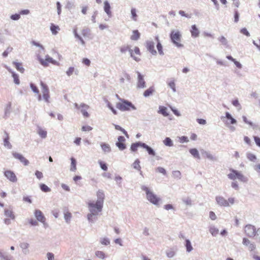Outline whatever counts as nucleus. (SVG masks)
Segmentation results:
<instances>
[{
	"instance_id": "f257e3e1",
	"label": "nucleus",
	"mask_w": 260,
	"mask_h": 260,
	"mask_svg": "<svg viewBox=\"0 0 260 260\" xmlns=\"http://www.w3.org/2000/svg\"><path fill=\"white\" fill-rule=\"evenodd\" d=\"M88 206L90 212V213L88 215V218L90 219L92 215H98L99 212L102 211L103 205L100 201H96L95 203L89 202L88 203Z\"/></svg>"
},
{
	"instance_id": "f03ea898",
	"label": "nucleus",
	"mask_w": 260,
	"mask_h": 260,
	"mask_svg": "<svg viewBox=\"0 0 260 260\" xmlns=\"http://www.w3.org/2000/svg\"><path fill=\"white\" fill-rule=\"evenodd\" d=\"M228 177L232 180L238 179L243 182L248 181L247 178L244 176L242 173L233 169H230V173L228 174Z\"/></svg>"
},
{
	"instance_id": "7ed1b4c3",
	"label": "nucleus",
	"mask_w": 260,
	"mask_h": 260,
	"mask_svg": "<svg viewBox=\"0 0 260 260\" xmlns=\"http://www.w3.org/2000/svg\"><path fill=\"white\" fill-rule=\"evenodd\" d=\"M120 102H118L116 104V108L119 110L125 111L136 109V107L131 102L123 99H120Z\"/></svg>"
},
{
	"instance_id": "20e7f679",
	"label": "nucleus",
	"mask_w": 260,
	"mask_h": 260,
	"mask_svg": "<svg viewBox=\"0 0 260 260\" xmlns=\"http://www.w3.org/2000/svg\"><path fill=\"white\" fill-rule=\"evenodd\" d=\"M142 189L146 192L147 200L154 205H157L160 199L146 186H143Z\"/></svg>"
},
{
	"instance_id": "39448f33",
	"label": "nucleus",
	"mask_w": 260,
	"mask_h": 260,
	"mask_svg": "<svg viewBox=\"0 0 260 260\" xmlns=\"http://www.w3.org/2000/svg\"><path fill=\"white\" fill-rule=\"evenodd\" d=\"M172 42L178 47H182L183 45L181 43V35L179 31L173 30L170 34Z\"/></svg>"
},
{
	"instance_id": "423d86ee",
	"label": "nucleus",
	"mask_w": 260,
	"mask_h": 260,
	"mask_svg": "<svg viewBox=\"0 0 260 260\" xmlns=\"http://www.w3.org/2000/svg\"><path fill=\"white\" fill-rule=\"evenodd\" d=\"M218 204L221 206L227 207L234 204L235 199L233 198H230L228 200L222 197H217L216 198Z\"/></svg>"
},
{
	"instance_id": "0eeeda50",
	"label": "nucleus",
	"mask_w": 260,
	"mask_h": 260,
	"mask_svg": "<svg viewBox=\"0 0 260 260\" xmlns=\"http://www.w3.org/2000/svg\"><path fill=\"white\" fill-rule=\"evenodd\" d=\"M38 59L39 60L40 63L44 67L48 66L49 63H52L54 65L59 64V63L57 61L54 60L52 57H51L48 55H46L45 56V59L42 58L41 57H38Z\"/></svg>"
},
{
	"instance_id": "6e6552de",
	"label": "nucleus",
	"mask_w": 260,
	"mask_h": 260,
	"mask_svg": "<svg viewBox=\"0 0 260 260\" xmlns=\"http://www.w3.org/2000/svg\"><path fill=\"white\" fill-rule=\"evenodd\" d=\"M74 105L77 109L81 110V112L84 117L87 118L89 116V114L87 112V110L89 108L88 105L84 103H82L80 105L75 103Z\"/></svg>"
},
{
	"instance_id": "1a4fd4ad",
	"label": "nucleus",
	"mask_w": 260,
	"mask_h": 260,
	"mask_svg": "<svg viewBox=\"0 0 260 260\" xmlns=\"http://www.w3.org/2000/svg\"><path fill=\"white\" fill-rule=\"evenodd\" d=\"M129 54L131 57L136 61H139L140 60L141 53L138 47L136 46L133 49H131V50H129Z\"/></svg>"
},
{
	"instance_id": "9d476101",
	"label": "nucleus",
	"mask_w": 260,
	"mask_h": 260,
	"mask_svg": "<svg viewBox=\"0 0 260 260\" xmlns=\"http://www.w3.org/2000/svg\"><path fill=\"white\" fill-rule=\"evenodd\" d=\"M40 84L42 87L43 97L46 102H49V99L50 98V95L48 86L45 84H44L42 81H41Z\"/></svg>"
},
{
	"instance_id": "9b49d317",
	"label": "nucleus",
	"mask_w": 260,
	"mask_h": 260,
	"mask_svg": "<svg viewBox=\"0 0 260 260\" xmlns=\"http://www.w3.org/2000/svg\"><path fill=\"white\" fill-rule=\"evenodd\" d=\"M244 231L246 235L249 237H253L256 234V229L253 225H247L244 229Z\"/></svg>"
},
{
	"instance_id": "f8f14e48",
	"label": "nucleus",
	"mask_w": 260,
	"mask_h": 260,
	"mask_svg": "<svg viewBox=\"0 0 260 260\" xmlns=\"http://www.w3.org/2000/svg\"><path fill=\"white\" fill-rule=\"evenodd\" d=\"M12 155L14 157L19 160L20 161L22 162L24 166H27L29 164V161L21 154L17 152H13Z\"/></svg>"
},
{
	"instance_id": "ddd939ff",
	"label": "nucleus",
	"mask_w": 260,
	"mask_h": 260,
	"mask_svg": "<svg viewBox=\"0 0 260 260\" xmlns=\"http://www.w3.org/2000/svg\"><path fill=\"white\" fill-rule=\"evenodd\" d=\"M125 139L123 136H119L118 138V141L116 143V146L120 150H123L126 148V145L125 144Z\"/></svg>"
},
{
	"instance_id": "4468645a",
	"label": "nucleus",
	"mask_w": 260,
	"mask_h": 260,
	"mask_svg": "<svg viewBox=\"0 0 260 260\" xmlns=\"http://www.w3.org/2000/svg\"><path fill=\"white\" fill-rule=\"evenodd\" d=\"M146 47L147 49L153 55L157 54L156 51L154 48V43L152 41H147L146 42Z\"/></svg>"
},
{
	"instance_id": "2eb2a0df",
	"label": "nucleus",
	"mask_w": 260,
	"mask_h": 260,
	"mask_svg": "<svg viewBox=\"0 0 260 260\" xmlns=\"http://www.w3.org/2000/svg\"><path fill=\"white\" fill-rule=\"evenodd\" d=\"M4 175L11 182H15L17 180L16 176L12 171L7 170L5 171Z\"/></svg>"
},
{
	"instance_id": "dca6fc26",
	"label": "nucleus",
	"mask_w": 260,
	"mask_h": 260,
	"mask_svg": "<svg viewBox=\"0 0 260 260\" xmlns=\"http://www.w3.org/2000/svg\"><path fill=\"white\" fill-rule=\"evenodd\" d=\"M35 215L37 219L43 223H45L46 221V218L44 216L43 213L39 210H36L35 212Z\"/></svg>"
},
{
	"instance_id": "f3484780",
	"label": "nucleus",
	"mask_w": 260,
	"mask_h": 260,
	"mask_svg": "<svg viewBox=\"0 0 260 260\" xmlns=\"http://www.w3.org/2000/svg\"><path fill=\"white\" fill-rule=\"evenodd\" d=\"M138 87L142 88H144L145 87V82L144 81L143 76L139 72H138Z\"/></svg>"
},
{
	"instance_id": "a211bd4d",
	"label": "nucleus",
	"mask_w": 260,
	"mask_h": 260,
	"mask_svg": "<svg viewBox=\"0 0 260 260\" xmlns=\"http://www.w3.org/2000/svg\"><path fill=\"white\" fill-rule=\"evenodd\" d=\"M155 40L156 41L157 43L156 48L158 50L159 54H160V55H163L164 54V53L163 51L162 46L159 39L158 36H155Z\"/></svg>"
},
{
	"instance_id": "6ab92c4d",
	"label": "nucleus",
	"mask_w": 260,
	"mask_h": 260,
	"mask_svg": "<svg viewBox=\"0 0 260 260\" xmlns=\"http://www.w3.org/2000/svg\"><path fill=\"white\" fill-rule=\"evenodd\" d=\"M9 134L5 132L4 133V145L5 147L8 149H10L12 147V145L9 142Z\"/></svg>"
},
{
	"instance_id": "aec40b11",
	"label": "nucleus",
	"mask_w": 260,
	"mask_h": 260,
	"mask_svg": "<svg viewBox=\"0 0 260 260\" xmlns=\"http://www.w3.org/2000/svg\"><path fill=\"white\" fill-rule=\"evenodd\" d=\"M190 32L191 34V36L194 38L198 37L200 33L199 29L197 28L196 25L194 24L191 26Z\"/></svg>"
},
{
	"instance_id": "412c9836",
	"label": "nucleus",
	"mask_w": 260,
	"mask_h": 260,
	"mask_svg": "<svg viewBox=\"0 0 260 260\" xmlns=\"http://www.w3.org/2000/svg\"><path fill=\"white\" fill-rule=\"evenodd\" d=\"M140 37V33L138 30H134L132 32L131 39L133 41H137Z\"/></svg>"
},
{
	"instance_id": "4be33fe9",
	"label": "nucleus",
	"mask_w": 260,
	"mask_h": 260,
	"mask_svg": "<svg viewBox=\"0 0 260 260\" xmlns=\"http://www.w3.org/2000/svg\"><path fill=\"white\" fill-rule=\"evenodd\" d=\"M155 91L154 87L152 86L146 89L143 93V95L145 97H148L151 95Z\"/></svg>"
},
{
	"instance_id": "5701e85b",
	"label": "nucleus",
	"mask_w": 260,
	"mask_h": 260,
	"mask_svg": "<svg viewBox=\"0 0 260 260\" xmlns=\"http://www.w3.org/2000/svg\"><path fill=\"white\" fill-rule=\"evenodd\" d=\"M5 215L12 220H14L15 217L13 212L11 210L8 209H5Z\"/></svg>"
},
{
	"instance_id": "b1692460",
	"label": "nucleus",
	"mask_w": 260,
	"mask_h": 260,
	"mask_svg": "<svg viewBox=\"0 0 260 260\" xmlns=\"http://www.w3.org/2000/svg\"><path fill=\"white\" fill-rule=\"evenodd\" d=\"M111 7L108 1L104 2V11L109 16H111V11L110 10Z\"/></svg>"
},
{
	"instance_id": "393cba45",
	"label": "nucleus",
	"mask_w": 260,
	"mask_h": 260,
	"mask_svg": "<svg viewBox=\"0 0 260 260\" xmlns=\"http://www.w3.org/2000/svg\"><path fill=\"white\" fill-rule=\"evenodd\" d=\"M98 200L96 201L102 202V204L103 205L104 200L105 198V194L103 191L99 190L96 193Z\"/></svg>"
},
{
	"instance_id": "a878e982",
	"label": "nucleus",
	"mask_w": 260,
	"mask_h": 260,
	"mask_svg": "<svg viewBox=\"0 0 260 260\" xmlns=\"http://www.w3.org/2000/svg\"><path fill=\"white\" fill-rule=\"evenodd\" d=\"M158 113L162 114L165 117L169 115V113L167 112V108L164 106L159 107V110L158 111Z\"/></svg>"
},
{
	"instance_id": "bb28decb",
	"label": "nucleus",
	"mask_w": 260,
	"mask_h": 260,
	"mask_svg": "<svg viewBox=\"0 0 260 260\" xmlns=\"http://www.w3.org/2000/svg\"><path fill=\"white\" fill-rule=\"evenodd\" d=\"M141 147H143L144 148H145L150 155L153 156H154L155 155V153L151 147L147 145L146 144L143 143V144H141Z\"/></svg>"
},
{
	"instance_id": "cd10ccee",
	"label": "nucleus",
	"mask_w": 260,
	"mask_h": 260,
	"mask_svg": "<svg viewBox=\"0 0 260 260\" xmlns=\"http://www.w3.org/2000/svg\"><path fill=\"white\" fill-rule=\"evenodd\" d=\"M50 30L53 35H56L58 33V31L60 30V28L58 25H56L53 23H51L50 26Z\"/></svg>"
},
{
	"instance_id": "c85d7f7f",
	"label": "nucleus",
	"mask_w": 260,
	"mask_h": 260,
	"mask_svg": "<svg viewBox=\"0 0 260 260\" xmlns=\"http://www.w3.org/2000/svg\"><path fill=\"white\" fill-rule=\"evenodd\" d=\"M189 152L194 157L197 158L198 159L200 158V156L198 150L196 148H192L189 150Z\"/></svg>"
},
{
	"instance_id": "c756f323",
	"label": "nucleus",
	"mask_w": 260,
	"mask_h": 260,
	"mask_svg": "<svg viewBox=\"0 0 260 260\" xmlns=\"http://www.w3.org/2000/svg\"><path fill=\"white\" fill-rule=\"evenodd\" d=\"M101 146L102 148V150L105 152H109L111 151V148L109 144L102 143L101 144Z\"/></svg>"
},
{
	"instance_id": "7c9ffc66",
	"label": "nucleus",
	"mask_w": 260,
	"mask_h": 260,
	"mask_svg": "<svg viewBox=\"0 0 260 260\" xmlns=\"http://www.w3.org/2000/svg\"><path fill=\"white\" fill-rule=\"evenodd\" d=\"M141 144H143V143H141V142H138V143L132 144L131 146V150L132 151H137V149H138V148L139 146H141Z\"/></svg>"
},
{
	"instance_id": "2f4dec72",
	"label": "nucleus",
	"mask_w": 260,
	"mask_h": 260,
	"mask_svg": "<svg viewBox=\"0 0 260 260\" xmlns=\"http://www.w3.org/2000/svg\"><path fill=\"white\" fill-rule=\"evenodd\" d=\"M16 69L20 72L23 73L24 71V68L22 67V64L19 62L13 63Z\"/></svg>"
},
{
	"instance_id": "473e14b6",
	"label": "nucleus",
	"mask_w": 260,
	"mask_h": 260,
	"mask_svg": "<svg viewBox=\"0 0 260 260\" xmlns=\"http://www.w3.org/2000/svg\"><path fill=\"white\" fill-rule=\"evenodd\" d=\"M71 171H75L77 169L76 168V160L74 157H72L71 158Z\"/></svg>"
},
{
	"instance_id": "72a5a7b5",
	"label": "nucleus",
	"mask_w": 260,
	"mask_h": 260,
	"mask_svg": "<svg viewBox=\"0 0 260 260\" xmlns=\"http://www.w3.org/2000/svg\"><path fill=\"white\" fill-rule=\"evenodd\" d=\"M131 50V47L129 45H124L120 48V51L122 53H125L127 51L129 52Z\"/></svg>"
},
{
	"instance_id": "f704fd0d",
	"label": "nucleus",
	"mask_w": 260,
	"mask_h": 260,
	"mask_svg": "<svg viewBox=\"0 0 260 260\" xmlns=\"http://www.w3.org/2000/svg\"><path fill=\"white\" fill-rule=\"evenodd\" d=\"M114 126L115 127V128L116 129V130H118V131H120L121 132H122V133L125 135V136L126 137H127V138L128 137V135L127 133V132L124 129H123V128H122L121 126H120L119 125H116V124H114Z\"/></svg>"
},
{
	"instance_id": "c9c22d12",
	"label": "nucleus",
	"mask_w": 260,
	"mask_h": 260,
	"mask_svg": "<svg viewBox=\"0 0 260 260\" xmlns=\"http://www.w3.org/2000/svg\"><path fill=\"white\" fill-rule=\"evenodd\" d=\"M226 117L230 120V124H235L236 123V120L232 117L231 114L229 112H226L225 114Z\"/></svg>"
},
{
	"instance_id": "e433bc0d",
	"label": "nucleus",
	"mask_w": 260,
	"mask_h": 260,
	"mask_svg": "<svg viewBox=\"0 0 260 260\" xmlns=\"http://www.w3.org/2000/svg\"><path fill=\"white\" fill-rule=\"evenodd\" d=\"M164 144L168 146H172L173 145V143L172 141L170 138H166L163 141Z\"/></svg>"
},
{
	"instance_id": "4c0bfd02",
	"label": "nucleus",
	"mask_w": 260,
	"mask_h": 260,
	"mask_svg": "<svg viewBox=\"0 0 260 260\" xmlns=\"http://www.w3.org/2000/svg\"><path fill=\"white\" fill-rule=\"evenodd\" d=\"M210 233L214 236L217 235L218 234V230L214 226L210 227L209 229Z\"/></svg>"
},
{
	"instance_id": "58836bf2",
	"label": "nucleus",
	"mask_w": 260,
	"mask_h": 260,
	"mask_svg": "<svg viewBox=\"0 0 260 260\" xmlns=\"http://www.w3.org/2000/svg\"><path fill=\"white\" fill-rule=\"evenodd\" d=\"M133 166L134 168H135V169L138 171L141 170V167L140 165V161L139 160V159H136L133 163Z\"/></svg>"
},
{
	"instance_id": "ea45409f",
	"label": "nucleus",
	"mask_w": 260,
	"mask_h": 260,
	"mask_svg": "<svg viewBox=\"0 0 260 260\" xmlns=\"http://www.w3.org/2000/svg\"><path fill=\"white\" fill-rule=\"evenodd\" d=\"M40 187L41 189L44 191V192H49L50 191L51 189L50 188H49L45 184H41L40 185Z\"/></svg>"
},
{
	"instance_id": "a19ab883",
	"label": "nucleus",
	"mask_w": 260,
	"mask_h": 260,
	"mask_svg": "<svg viewBox=\"0 0 260 260\" xmlns=\"http://www.w3.org/2000/svg\"><path fill=\"white\" fill-rule=\"evenodd\" d=\"M12 77L13 78L14 83L17 85L19 84L20 81H19L18 75L14 72H12Z\"/></svg>"
},
{
	"instance_id": "79ce46f5",
	"label": "nucleus",
	"mask_w": 260,
	"mask_h": 260,
	"mask_svg": "<svg viewBox=\"0 0 260 260\" xmlns=\"http://www.w3.org/2000/svg\"><path fill=\"white\" fill-rule=\"evenodd\" d=\"M185 242H186L185 246L186 248L187 251H188V252L191 251L192 250V247L191 245V243H190V241L189 240H186Z\"/></svg>"
},
{
	"instance_id": "37998d69",
	"label": "nucleus",
	"mask_w": 260,
	"mask_h": 260,
	"mask_svg": "<svg viewBox=\"0 0 260 260\" xmlns=\"http://www.w3.org/2000/svg\"><path fill=\"white\" fill-rule=\"evenodd\" d=\"M247 157L249 160L251 161H255L256 160V156L252 153H248L247 154Z\"/></svg>"
},
{
	"instance_id": "c03bdc74",
	"label": "nucleus",
	"mask_w": 260,
	"mask_h": 260,
	"mask_svg": "<svg viewBox=\"0 0 260 260\" xmlns=\"http://www.w3.org/2000/svg\"><path fill=\"white\" fill-rule=\"evenodd\" d=\"M173 176L176 179H180L181 177V174L179 171H174L172 173Z\"/></svg>"
},
{
	"instance_id": "a18cd8bd",
	"label": "nucleus",
	"mask_w": 260,
	"mask_h": 260,
	"mask_svg": "<svg viewBox=\"0 0 260 260\" xmlns=\"http://www.w3.org/2000/svg\"><path fill=\"white\" fill-rule=\"evenodd\" d=\"M96 256L100 258L104 259L105 257V253L101 251H97L95 252Z\"/></svg>"
},
{
	"instance_id": "49530a36",
	"label": "nucleus",
	"mask_w": 260,
	"mask_h": 260,
	"mask_svg": "<svg viewBox=\"0 0 260 260\" xmlns=\"http://www.w3.org/2000/svg\"><path fill=\"white\" fill-rule=\"evenodd\" d=\"M131 14L132 16V19L134 21H137V15L136 14V10L134 8L132 9L131 10Z\"/></svg>"
},
{
	"instance_id": "de8ad7c7",
	"label": "nucleus",
	"mask_w": 260,
	"mask_h": 260,
	"mask_svg": "<svg viewBox=\"0 0 260 260\" xmlns=\"http://www.w3.org/2000/svg\"><path fill=\"white\" fill-rule=\"evenodd\" d=\"M82 35L84 37H89L90 35L89 30L88 29H83L82 30Z\"/></svg>"
},
{
	"instance_id": "09e8293b",
	"label": "nucleus",
	"mask_w": 260,
	"mask_h": 260,
	"mask_svg": "<svg viewBox=\"0 0 260 260\" xmlns=\"http://www.w3.org/2000/svg\"><path fill=\"white\" fill-rule=\"evenodd\" d=\"M99 164H100V167L102 170H103L104 171H107L108 167L107 166V165L105 162L100 160L99 161Z\"/></svg>"
},
{
	"instance_id": "8fccbe9b",
	"label": "nucleus",
	"mask_w": 260,
	"mask_h": 260,
	"mask_svg": "<svg viewBox=\"0 0 260 260\" xmlns=\"http://www.w3.org/2000/svg\"><path fill=\"white\" fill-rule=\"evenodd\" d=\"M38 133H39V135L42 138H45L46 137L47 132H46V131H45L43 129H39Z\"/></svg>"
},
{
	"instance_id": "3c124183",
	"label": "nucleus",
	"mask_w": 260,
	"mask_h": 260,
	"mask_svg": "<svg viewBox=\"0 0 260 260\" xmlns=\"http://www.w3.org/2000/svg\"><path fill=\"white\" fill-rule=\"evenodd\" d=\"M75 71V69L74 67H70L68 70L67 71L66 73L68 76H70L72 75Z\"/></svg>"
},
{
	"instance_id": "603ef678",
	"label": "nucleus",
	"mask_w": 260,
	"mask_h": 260,
	"mask_svg": "<svg viewBox=\"0 0 260 260\" xmlns=\"http://www.w3.org/2000/svg\"><path fill=\"white\" fill-rule=\"evenodd\" d=\"M179 14L183 16V17H186V18H190L191 17V15L190 14H187V13H185V12L182 10H180L179 11Z\"/></svg>"
},
{
	"instance_id": "864d4df0",
	"label": "nucleus",
	"mask_w": 260,
	"mask_h": 260,
	"mask_svg": "<svg viewBox=\"0 0 260 260\" xmlns=\"http://www.w3.org/2000/svg\"><path fill=\"white\" fill-rule=\"evenodd\" d=\"M30 87H31L32 90L35 93H39V90L38 88H37V87L35 84H34L32 83H31L30 84Z\"/></svg>"
},
{
	"instance_id": "5fc2aeb1",
	"label": "nucleus",
	"mask_w": 260,
	"mask_h": 260,
	"mask_svg": "<svg viewBox=\"0 0 260 260\" xmlns=\"http://www.w3.org/2000/svg\"><path fill=\"white\" fill-rule=\"evenodd\" d=\"M35 175L37 178L39 179H41L43 177V173L39 171H36L35 172Z\"/></svg>"
},
{
	"instance_id": "6e6d98bb",
	"label": "nucleus",
	"mask_w": 260,
	"mask_h": 260,
	"mask_svg": "<svg viewBox=\"0 0 260 260\" xmlns=\"http://www.w3.org/2000/svg\"><path fill=\"white\" fill-rule=\"evenodd\" d=\"M101 242L102 244L105 245H108L110 244L109 240L107 238H103L101 240Z\"/></svg>"
},
{
	"instance_id": "4d7b16f0",
	"label": "nucleus",
	"mask_w": 260,
	"mask_h": 260,
	"mask_svg": "<svg viewBox=\"0 0 260 260\" xmlns=\"http://www.w3.org/2000/svg\"><path fill=\"white\" fill-rule=\"evenodd\" d=\"M253 139L255 142L256 145L260 147V138L257 136H253Z\"/></svg>"
},
{
	"instance_id": "13d9d810",
	"label": "nucleus",
	"mask_w": 260,
	"mask_h": 260,
	"mask_svg": "<svg viewBox=\"0 0 260 260\" xmlns=\"http://www.w3.org/2000/svg\"><path fill=\"white\" fill-rule=\"evenodd\" d=\"M219 41L223 45H226L228 43L226 38L223 36L220 37L219 38Z\"/></svg>"
},
{
	"instance_id": "bf43d9fd",
	"label": "nucleus",
	"mask_w": 260,
	"mask_h": 260,
	"mask_svg": "<svg viewBox=\"0 0 260 260\" xmlns=\"http://www.w3.org/2000/svg\"><path fill=\"white\" fill-rule=\"evenodd\" d=\"M82 63L87 66H89L90 64V61L86 58H84L82 60Z\"/></svg>"
},
{
	"instance_id": "052dcab7",
	"label": "nucleus",
	"mask_w": 260,
	"mask_h": 260,
	"mask_svg": "<svg viewBox=\"0 0 260 260\" xmlns=\"http://www.w3.org/2000/svg\"><path fill=\"white\" fill-rule=\"evenodd\" d=\"M92 128L90 126H83L82 127V131L84 132H87L92 130Z\"/></svg>"
},
{
	"instance_id": "680f3d73",
	"label": "nucleus",
	"mask_w": 260,
	"mask_h": 260,
	"mask_svg": "<svg viewBox=\"0 0 260 260\" xmlns=\"http://www.w3.org/2000/svg\"><path fill=\"white\" fill-rule=\"evenodd\" d=\"M169 85L173 89L174 91H176L175 83L174 81H170L169 83Z\"/></svg>"
},
{
	"instance_id": "e2e57ef3",
	"label": "nucleus",
	"mask_w": 260,
	"mask_h": 260,
	"mask_svg": "<svg viewBox=\"0 0 260 260\" xmlns=\"http://www.w3.org/2000/svg\"><path fill=\"white\" fill-rule=\"evenodd\" d=\"M209 217L211 220H214L216 219V216L214 212L210 211L209 213Z\"/></svg>"
},
{
	"instance_id": "0e129e2a",
	"label": "nucleus",
	"mask_w": 260,
	"mask_h": 260,
	"mask_svg": "<svg viewBox=\"0 0 260 260\" xmlns=\"http://www.w3.org/2000/svg\"><path fill=\"white\" fill-rule=\"evenodd\" d=\"M157 171L160 173H162V174L164 175H166V170L162 168V167H158L157 169H156Z\"/></svg>"
},
{
	"instance_id": "69168bd1",
	"label": "nucleus",
	"mask_w": 260,
	"mask_h": 260,
	"mask_svg": "<svg viewBox=\"0 0 260 260\" xmlns=\"http://www.w3.org/2000/svg\"><path fill=\"white\" fill-rule=\"evenodd\" d=\"M241 32L242 33L243 35L249 37L250 36V34L246 28H243L241 30Z\"/></svg>"
},
{
	"instance_id": "338daca9",
	"label": "nucleus",
	"mask_w": 260,
	"mask_h": 260,
	"mask_svg": "<svg viewBox=\"0 0 260 260\" xmlns=\"http://www.w3.org/2000/svg\"><path fill=\"white\" fill-rule=\"evenodd\" d=\"M71 218V213L70 212H66L64 214V218L67 220V221H68L70 218Z\"/></svg>"
},
{
	"instance_id": "774afa93",
	"label": "nucleus",
	"mask_w": 260,
	"mask_h": 260,
	"mask_svg": "<svg viewBox=\"0 0 260 260\" xmlns=\"http://www.w3.org/2000/svg\"><path fill=\"white\" fill-rule=\"evenodd\" d=\"M20 18V15L19 14H15L12 15L11 16V18L12 20H18Z\"/></svg>"
}]
</instances>
